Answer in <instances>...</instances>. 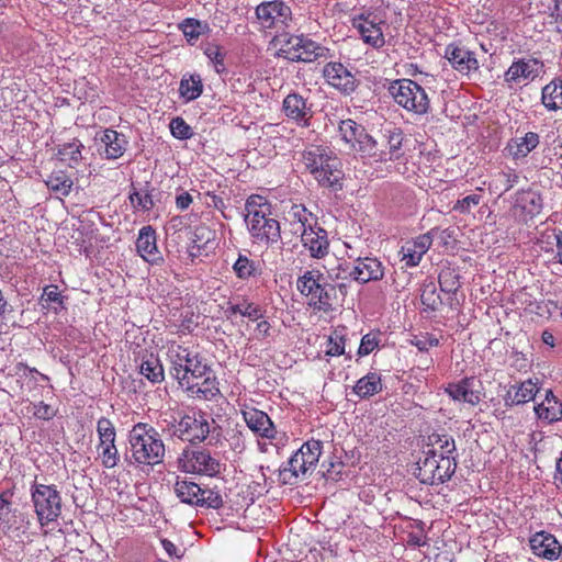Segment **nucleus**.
I'll return each mask as SVG.
<instances>
[{
    "instance_id": "24",
    "label": "nucleus",
    "mask_w": 562,
    "mask_h": 562,
    "mask_svg": "<svg viewBox=\"0 0 562 562\" xmlns=\"http://www.w3.org/2000/svg\"><path fill=\"white\" fill-rule=\"evenodd\" d=\"M136 250L149 263H157L162 258L156 245V232L151 226H144L136 239Z\"/></svg>"
},
{
    "instance_id": "33",
    "label": "nucleus",
    "mask_w": 562,
    "mask_h": 562,
    "mask_svg": "<svg viewBox=\"0 0 562 562\" xmlns=\"http://www.w3.org/2000/svg\"><path fill=\"white\" fill-rule=\"evenodd\" d=\"M173 491L177 497L184 504L196 506L199 503L201 486L193 481L177 477Z\"/></svg>"
},
{
    "instance_id": "10",
    "label": "nucleus",
    "mask_w": 562,
    "mask_h": 562,
    "mask_svg": "<svg viewBox=\"0 0 562 562\" xmlns=\"http://www.w3.org/2000/svg\"><path fill=\"white\" fill-rule=\"evenodd\" d=\"M97 432L99 437L98 451L102 465L106 469H112L120 461L119 450L115 446V427L109 418L101 417L97 423Z\"/></svg>"
},
{
    "instance_id": "45",
    "label": "nucleus",
    "mask_w": 562,
    "mask_h": 562,
    "mask_svg": "<svg viewBox=\"0 0 562 562\" xmlns=\"http://www.w3.org/2000/svg\"><path fill=\"white\" fill-rule=\"evenodd\" d=\"M223 497L216 488L201 487L200 498L196 506L218 509L223 507Z\"/></svg>"
},
{
    "instance_id": "57",
    "label": "nucleus",
    "mask_w": 562,
    "mask_h": 562,
    "mask_svg": "<svg viewBox=\"0 0 562 562\" xmlns=\"http://www.w3.org/2000/svg\"><path fill=\"white\" fill-rule=\"evenodd\" d=\"M412 344L420 351H427L430 347H436L439 345V339L436 338L431 334H423L419 336H415L412 340Z\"/></svg>"
},
{
    "instance_id": "4",
    "label": "nucleus",
    "mask_w": 562,
    "mask_h": 562,
    "mask_svg": "<svg viewBox=\"0 0 562 562\" xmlns=\"http://www.w3.org/2000/svg\"><path fill=\"white\" fill-rule=\"evenodd\" d=\"M296 288L304 296L310 297L308 305L315 310L328 311L336 299V286L325 282L319 270H307L296 281Z\"/></svg>"
},
{
    "instance_id": "19",
    "label": "nucleus",
    "mask_w": 562,
    "mask_h": 562,
    "mask_svg": "<svg viewBox=\"0 0 562 562\" xmlns=\"http://www.w3.org/2000/svg\"><path fill=\"white\" fill-rule=\"evenodd\" d=\"M435 233V231H430L427 234L418 236L414 240L406 241L402 246L400 254L402 255V260L405 261L407 267H416L419 265L423 256L432 244V235Z\"/></svg>"
},
{
    "instance_id": "29",
    "label": "nucleus",
    "mask_w": 562,
    "mask_h": 562,
    "mask_svg": "<svg viewBox=\"0 0 562 562\" xmlns=\"http://www.w3.org/2000/svg\"><path fill=\"white\" fill-rule=\"evenodd\" d=\"M472 384L473 380L465 378L458 383H450L446 387V392L454 401L476 405L480 403L481 397L480 393L472 389Z\"/></svg>"
},
{
    "instance_id": "38",
    "label": "nucleus",
    "mask_w": 562,
    "mask_h": 562,
    "mask_svg": "<svg viewBox=\"0 0 562 562\" xmlns=\"http://www.w3.org/2000/svg\"><path fill=\"white\" fill-rule=\"evenodd\" d=\"M83 145L79 139L64 143L58 146L57 156L60 161L65 162L70 168H76L82 160L81 149Z\"/></svg>"
},
{
    "instance_id": "50",
    "label": "nucleus",
    "mask_w": 562,
    "mask_h": 562,
    "mask_svg": "<svg viewBox=\"0 0 562 562\" xmlns=\"http://www.w3.org/2000/svg\"><path fill=\"white\" fill-rule=\"evenodd\" d=\"M204 54L213 63L215 71L217 74H222L226 70L224 64L225 53L223 52V48L220 45L214 43H207L204 47Z\"/></svg>"
},
{
    "instance_id": "35",
    "label": "nucleus",
    "mask_w": 562,
    "mask_h": 562,
    "mask_svg": "<svg viewBox=\"0 0 562 562\" xmlns=\"http://www.w3.org/2000/svg\"><path fill=\"white\" fill-rule=\"evenodd\" d=\"M541 102L550 111L562 108V77L553 79L543 87Z\"/></svg>"
},
{
    "instance_id": "40",
    "label": "nucleus",
    "mask_w": 562,
    "mask_h": 562,
    "mask_svg": "<svg viewBox=\"0 0 562 562\" xmlns=\"http://www.w3.org/2000/svg\"><path fill=\"white\" fill-rule=\"evenodd\" d=\"M429 445L432 449L437 450L440 458H456V442L454 439L447 434H431L428 436Z\"/></svg>"
},
{
    "instance_id": "55",
    "label": "nucleus",
    "mask_w": 562,
    "mask_h": 562,
    "mask_svg": "<svg viewBox=\"0 0 562 562\" xmlns=\"http://www.w3.org/2000/svg\"><path fill=\"white\" fill-rule=\"evenodd\" d=\"M236 276L240 279H247L255 273V263L246 256L239 255L233 267Z\"/></svg>"
},
{
    "instance_id": "46",
    "label": "nucleus",
    "mask_w": 562,
    "mask_h": 562,
    "mask_svg": "<svg viewBox=\"0 0 562 562\" xmlns=\"http://www.w3.org/2000/svg\"><path fill=\"white\" fill-rule=\"evenodd\" d=\"M128 199L134 209H139L145 212L153 210L155 206L153 195L150 194L148 189H146L144 191H137L133 187L130 192Z\"/></svg>"
},
{
    "instance_id": "63",
    "label": "nucleus",
    "mask_w": 562,
    "mask_h": 562,
    "mask_svg": "<svg viewBox=\"0 0 562 562\" xmlns=\"http://www.w3.org/2000/svg\"><path fill=\"white\" fill-rule=\"evenodd\" d=\"M268 204L270 203L263 196L254 194L247 199L245 210L247 213H250L263 209V206Z\"/></svg>"
},
{
    "instance_id": "49",
    "label": "nucleus",
    "mask_w": 562,
    "mask_h": 562,
    "mask_svg": "<svg viewBox=\"0 0 562 562\" xmlns=\"http://www.w3.org/2000/svg\"><path fill=\"white\" fill-rule=\"evenodd\" d=\"M305 40L306 37L304 35L288 37L279 50V56L294 61L293 55H297L301 50V45H304Z\"/></svg>"
},
{
    "instance_id": "23",
    "label": "nucleus",
    "mask_w": 562,
    "mask_h": 562,
    "mask_svg": "<svg viewBox=\"0 0 562 562\" xmlns=\"http://www.w3.org/2000/svg\"><path fill=\"white\" fill-rule=\"evenodd\" d=\"M542 206L543 201L539 192L530 189L517 192L514 209L520 211L519 216L522 221L527 222L540 214Z\"/></svg>"
},
{
    "instance_id": "61",
    "label": "nucleus",
    "mask_w": 562,
    "mask_h": 562,
    "mask_svg": "<svg viewBox=\"0 0 562 562\" xmlns=\"http://www.w3.org/2000/svg\"><path fill=\"white\" fill-rule=\"evenodd\" d=\"M33 414L38 419L49 420L55 416V411L50 405L45 404L44 402H40L38 404L34 405Z\"/></svg>"
},
{
    "instance_id": "60",
    "label": "nucleus",
    "mask_w": 562,
    "mask_h": 562,
    "mask_svg": "<svg viewBox=\"0 0 562 562\" xmlns=\"http://www.w3.org/2000/svg\"><path fill=\"white\" fill-rule=\"evenodd\" d=\"M270 207L271 205H265L263 209H260L258 211H252L250 213H247L245 216V221L249 225V229L252 228V224H259L263 220L269 217L270 214Z\"/></svg>"
},
{
    "instance_id": "3",
    "label": "nucleus",
    "mask_w": 562,
    "mask_h": 562,
    "mask_svg": "<svg viewBox=\"0 0 562 562\" xmlns=\"http://www.w3.org/2000/svg\"><path fill=\"white\" fill-rule=\"evenodd\" d=\"M175 435L191 445L206 441L210 446H216L222 440L223 431L215 419L199 411L183 415L175 426Z\"/></svg>"
},
{
    "instance_id": "9",
    "label": "nucleus",
    "mask_w": 562,
    "mask_h": 562,
    "mask_svg": "<svg viewBox=\"0 0 562 562\" xmlns=\"http://www.w3.org/2000/svg\"><path fill=\"white\" fill-rule=\"evenodd\" d=\"M339 134L352 149L371 157L376 153L375 137L370 135L366 128L353 120H342L338 126Z\"/></svg>"
},
{
    "instance_id": "37",
    "label": "nucleus",
    "mask_w": 562,
    "mask_h": 562,
    "mask_svg": "<svg viewBox=\"0 0 562 562\" xmlns=\"http://www.w3.org/2000/svg\"><path fill=\"white\" fill-rule=\"evenodd\" d=\"M211 367L205 362V359L199 353H193L188 349V362L184 367L183 376L186 380L193 381L194 379H202L207 373H211Z\"/></svg>"
},
{
    "instance_id": "51",
    "label": "nucleus",
    "mask_w": 562,
    "mask_h": 562,
    "mask_svg": "<svg viewBox=\"0 0 562 562\" xmlns=\"http://www.w3.org/2000/svg\"><path fill=\"white\" fill-rule=\"evenodd\" d=\"M303 451V459L308 468L315 467L318 462L321 451H322V442L319 440H308L302 445L299 449Z\"/></svg>"
},
{
    "instance_id": "16",
    "label": "nucleus",
    "mask_w": 562,
    "mask_h": 562,
    "mask_svg": "<svg viewBox=\"0 0 562 562\" xmlns=\"http://www.w3.org/2000/svg\"><path fill=\"white\" fill-rule=\"evenodd\" d=\"M543 63L537 58H521L514 61L505 72L506 82L533 80L543 72Z\"/></svg>"
},
{
    "instance_id": "56",
    "label": "nucleus",
    "mask_w": 562,
    "mask_h": 562,
    "mask_svg": "<svg viewBox=\"0 0 562 562\" xmlns=\"http://www.w3.org/2000/svg\"><path fill=\"white\" fill-rule=\"evenodd\" d=\"M481 202L482 195L479 193H473L458 200L453 205V210L461 214H469L472 207L477 206Z\"/></svg>"
},
{
    "instance_id": "54",
    "label": "nucleus",
    "mask_w": 562,
    "mask_h": 562,
    "mask_svg": "<svg viewBox=\"0 0 562 562\" xmlns=\"http://www.w3.org/2000/svg\"><path fill=\"white\" fill-rule=\"evenodd\" d=\"M182 32L184 36L187 37L188 42H191L193 40H196L203 31L207 27L206 24L201 23L199 20L195 19H187L182 23Z\"/></svg>"
},
{
    "instance_id": "12",
    "label": "nucleus",
    "mask_w": 562,
    "mask_h": 562,
    "mask_svg": "<svg viewBox=\"0 0 562 562\" xmlns=\"http://www.w3.org/2000/svg\"><path fill=\"white\" fill-rule=\"evenodd\" d=\"M323 76L328 85L346 95L351 94L359 85L356 76L341 63L326 64Z\"/></svg>"
},
{
    "instance_id": "8",
    "label": "nucleus",
    "mask_w": 562,
    "mask_h": 562,
    "mask_svg": "<svg viewBox=\"0 0 562 562\" xmlns=\"http://www.w3.org/2000/svg\"><path fill=\"white\" fill-rule=\"evenodd\" d=\"M178 464L187 473L215 476L221 472V463L217 458L203 447L183 449L178 458Z\"/></svg>"
},
{
    "instance_id": "64",
    "label": "nucleus",
    "mask_w": 562,
    "mask_h": 562,
    "mask_svg": "<svg viewBox=\"0 0 562 562\" xmlns=\"http://www.w3.org/2000/svg\"><path fill=\"white\" fill-rule=\"evenodd\" d=\"M547 2L550 16L562 21V0H547Z\"/></svg>"
},
{
    "instance_id": "13",
    "label": "nucleus",
    "mask_w": 562,
    "mask_h": 562,
    "mask_svg": "<svg viewBox=\"0 0 562 562\" xmlns=\"http://www.w3.org/2000/svg\"><path fill=\"white\" fill-rule=\"evenodd\" d=\"M381 24L382 21L372 12L361 13L352 20V25L359 31L364 43L375 48L382 47L385 43Z\"/></svg>"
},
{
    "instance_id": "47",
    "label": "nucleus",
    "mask_w": 562,
    "mask_h": 562,
    "mask_svg": "<svg viewBox=\"0 0 562 562\" xmlns=\"http://www.w3.org/2000/svg\"><path fill=\"white\" fill-rule=\"evenodd\" d=\"M420 301L423 305L430 311H437L442 304L441 296L437 292V288L434 282L424 284Z\"/></svg>"
},
{
    "instance_id": "21",
    "label": "nucleus",
    "mask_w": 562,
    "mask_h": 562,
    "mask_svg": "<svg viewBox=\"0 0 562 562\" xmlns=\"http://www.w3.org/2000/svg\"><path fill=\"white\" fill-rule=\"evenodd\" d=\"M349 276L359 283L379 281L384 277V268L376 258H358Z\"/></svg>"
},
{
    "instance_id": "17",
    "label": "nucleus",
    "mask_w": 562,
    "mask_h": 562,
    "mask_svg": "<svg viewBox=\"0 0 562 562\" xmlns=\"http://www.w3.org/2000/svg\"><path fill=\"white\" fill-rule=\"evenodd\" d=\"M282 110L288 119L303 126H308V121L312 117V105L307 104V100L297 92L289 93L284 98Z\"/></svg>"
},
{
    "instance_id": "59",
    "label": "nucleus",
    "mask_w": 562,
    "mask_h": 562,
    "mask_svg": "<svg viewBox=\"0 0 562 562\" xmlns=\"http://www.w3.org/2000/svg\"><path fill=\"white\" fill-rule=\"evenodd\" d=\"M378 345H379L378 337L372 334H367L361 339V342H360V346L358 349V355L367 356V355L371 353L378 347Z\"/></svg>"
},
{
    "instance_id": "5",
    "label": "nucleus",
    "mask_w": 562,
    "mask_h": 562,
    "mask_svg": "<svg viewBox=\"0 0 562 562\" xmlns=\"http://www.w3.org/2000/svg\"><path fill=\"white\" fill-rule=\"evenodd\" d=\"M456 469V458H440L436 449H429L418 460L415 475L423 484H441L450 480Z\"/></svg>"
},
{
    "instance_id": "1",
    "label": "nucleus",
    "mask_w": 562,
    "mask_h": 562,
    "mask_svg": "<svg viewBox=\"0 0 562 562\" xmlns=\"http://www.w3.org/2000/svg\"><path fill=\"white\" fill-rule=\"evenodd\" d=\"M302 161L317 183L333 191L342 189L344 173L336 155L325 146L310 145L302 153Z\"/></svg>"
},
{
    "instance_id": "11",
    "label": "nucleus",
    "mask_w": 562,
    "mask_h": 562,
    "mask_svg": "<svg viewBox=\"0 0 562 562\" xmlns=\"http://www.w3.org/2000/svg\"><path fill=\"white\" fill-rule=\"evenodd\" d=\"M256 16L263 29L282 27L292 18V11L281 0L262 2L256 8Z\"/></svg>"
},
{
    "instance_id": "32",
    "label": "nucleus",
    "mask_w": 562,
    "mask_h": 562,
    "mask_svg": "<svg viewBox=\"0 0 562 562\" xmlns=\"http://www.w3.org/2000/svg\"><path fill=\"white\" fill-rule=\"evenodd\" d=\"M285 220L292 225L294 234H300L303 228H308L317 222L303 204H292L286 212Z\"/></svg>"
},
{
    "instance_id": "31",
    "label": "nucleus",
    "mask_w": 562,
    "mask_h": 562,
    "mask_svg": "<svg viewBox=\"0 0 562 562\" xmlns=\"http://www.w3.org/2000/svg\"><path fill=\"white\" fill-rule=\"evenodd\" d=\"M540 143V137L535 132H528L524 137L510 139L506 149L514 159L525 158Z\"/></svg>"
},
{
    "instance_id": "30",
    "label": "nucleus",
    "mask_w": 562,
    "mask_h": 562,
    "mask_svg": "<svg viewBox=\"0 0 562 562\" xmlns=\"http://www.w3.org/2000/svg\"><path fill=\"white\" fill-rule=\"evenodd\" d=\"M303 451L297 450L288 461L286 467L280 470V481L284 485L297 483L300 473L305 474L310 469L303 459Z\"/></svg>"
},
{
    "instance_id": "36",
    "label": "nucleus",
    "mask_w": 562,
    "mask_h": 562,
    "mask_svg": "<svg viewBox=\"0 0 562 562\" xmlns=\"http://www.w3.org/2000/svg\"><path fill=\"white\" fill-rule=\"evenodd\" d=\"M381 391L382 381L380 374L376 372H369L367 375L359 379L353 386V392L360 398H369Z\"/></svg>"
},
{
    "instance_id": "48",
    "label": "nucleus",
    "mask_w": 562,
    "mask_h": 562,
    "mask_svg": "<svg viewBox=\"0 0 562 562\" xmlns=\"http://www.w3.org/2000/svg\"><path fill=\"white\" fill-rule=\"evenodd\" d=\"M440 290L445 293H456L460 288L459 274L450 268L442 269L438 276Z\"/></svg>"
},
{
    "instance_id": "34",
    "label": "nucleus",
    "mask_w": 562,
    "mask_h": 562,
    "mask_svg": "<svg viewBox=\"0 0 562 562\" xmlns=\"http://www.w3.org/2000/svg\"><path fill=\"white\" fill-rule=\"evenodd\" d=\"M538 418L549 423L559 420L562 416V405L553 396L551 391H547L543 402L535 406Z\"/></svg>"
},
{
    "instance_id": "52",
    "label": "nucleus",
    "mask_w": 562,
    "mask_h": 562,
    "mask_svg": "<svg viewBox=\"0 0 562 562\" xmlns=\"http://www.w3.org/2000/svg\"><path fill=\"white\" fill-rule=\"evenodd\" d=\"M127 140L125 136L121 133H116L112 137V144L105 148V158L106 159H117L126 150Z\"/></svg>"
},
{
    "instance_id": "14",
    "label": "nucleus",
    "mask_w": 562,
    "mask_h": 562,
    "mask_svg": "<svg viewBox=\"0 0 562 562\" xmlns=\"http://www.w3.org/2000/svg\"><path fill=\"white\" fill-rule=\"evenodd\" d=\"M303 246L308 250L310 256L315 259H323L329 252V240L327 231L315 222L308 228L300 233Z\"/></svg>"
},
{
    "instance_id": "53",
    "label": "nucleus",
    "mask_w": 562,
    "mask_h": 562,
    "mask_svg": "<svg viewBox=\"0 0 562 562\" xmlns=\"http://www.w3.org/2000/svg\"><path fill=\"white\" fill-rule=\"evenodd\" d=\"M169 127L171 134L178 139H189L193 135L191 126L180 116L173 117L170 121Z\"/></svg>"
},
{
    "instance_id": "58",
    "label": "nucleus",
    "mask_w": 562,
    "mask_h": 562,
    "mask_svg": "<svg viewBox=\"0 0 562 562\" xmlns=\"http://www.w3.org/2000/svg\"><path fill=\"white\" fill-rule=\"evenodd\" d=\"M345 353V339L335 331L334 336L328 339V349L326 355L328 356H340Z\"/></svg>"
},
{
    "instance_id": "44",
    "label": "nucleus",
    "mask_w": 562,
    "mask_h": 562,
    "mask_svg": "<svg viewBox=\"0 0 562 562\" xmlns=\"http://www.w3.org/2000/svg\"><path fill=\"white\" fill-rule=\"evenodd\" d=\"M47 188L63 196H67L72 188V180L64 171H56L48 176L45 181Z\"/></svg>"
},
{
    "instance_id": "2",
    "label": "nucleus",
    "mask_w": 562,
    "mask_h": 562,
    "mask_svg": "<svg viewBox=\"0 0 562 562\" xmlns=\"http://www.w3.org/2000/svg\"><path fill=\"white\" fill-rule=\"evenodd\" d=\"M131 464L157 465L164 461L165 445L159 432L150 425L138 423L128 434Z\"/></svg>"
},
{
    "instance_id": "39",
    "label": "nucleus",
    "mask_w": 562,
    "mask_h": 562,
    "mask_svg": "<svg viewBox=\"0 0 562 562\" xmlns=\"http://www.w3.org/2000/svg\"><path fill=\"white\" fill-rule=\"evenodd\" d=\"M329 49L306 37L304 45L297 55H293L294 61L312 63L319 58H327Z\"/></svg>"
},
{
    "instance_id": "26",
    "label": "nucleus",
    "mask_w": 562,
    "mask_h": 562,
    "mask_svg": "<svg viewBox=\"0 0 562 562\" xmlns=\"http://www.w3.org/2000/svg\"><path fill=\"white\" fill-rule=\"evenodd\" d=\"M203 381L201 383L188 381V384L184 385V389L191 396L204 400L212 401L220 395L218 382L216 376H210V373L203 376Z\"/></svg>"
},
{
    "instance_id": "20",
    "label": "nucleus",
    "mask_w": 562,
    "mask_h": 562,
    "mask_svg": "<svg viewBox=\"0 0 562 562\" xmlns=\"http://www.w3.org/2000/svg\"><path fill=\"white\" fill-rule=\"evenodd\" d=\"M529 543L533 554L550 561L557 560L562 552V546L557 538L546 531L535 533Z\"/></svg>"
},
{
    "instance_id": "6",
    "label": "nucleus",
    "mask_w": 562,
    "mask_h": 562,
    "mask_svg": "<svg viewBox=\"0 0 562 562\" xmlns=\"http://www.w3.org/2000/svg\"><path fill=\"white\" fill-rule=\"evenodd\" d=\"M389 91L395 102L408 111L425 114L429 110V99L426 91L411 79L394 81Z\"/></svg>"
},
{
    "instance_id": "18",
    "label": "nucleus",
    "mask_w": 562,
    "mask_h": 562,
    "mask_svg": "<svg viewBox=\"0 0 562 562\" xmlns=\"http://www.w3.org/2000/svg\"><path fill=\"white\" fill-rule=\"evenodd\" d=\"M241 414L248 428L257 436L267 439L276 438L274 425L265 412L255 407H247Z\"/></svg>"
},
{
    "instance_id": "43",
    "label": "nucleus",
    "mask_w": 562,
    "mask_h": 562,
    "mask_svg": "<svg viewBox=\"0 0 562 562\" xmlns=\"http://www.w3.org/2000/svg\"><path fill=\"white\" fill-rule=\"evenodd\" d=\"M139 372L151 383H161L165 379V371L160 360L154 355L144 360L139 367Z\"/></svg>"
},
{
    "instance_id": "62",
    "label": "nucleus",
    "mask_w": 562,
    "mask_h": 562,
    "mask_svg": "<svg viewBox=\"0 0 562 562\" xmlns=\"http://www.w3.org/2000/svg\"><path fill=\"white\" fill-rule=\"evenodd\" d=\"M229 445L231 448L238 453H241L246 449V442L241 430H233V434L231 435L229 438Z\"/></svg>"
},
{
    "instance_id": "41",
    "label": "nucleus",
    "mask_w": 562,
    "mask_h": 562,
    "mask_svg": "<svg viewBox=\"0 0 562 562\" xmlns=\"http://www.w3.org/2000/svg\"><path fill=\"white\" fill-rule=\"evenodd\" d=\"M179 92L187 101L198 99L203 92V83L200 75L194 74L189 77H183L180 81Z\"/></svg>"
},
{
    "instance_id": "28",
    "label": "nucleus",
    "mask_w": 562,
    "mask_h": 562,
    "mask_svg": "<svg viewBox=\"0 0 562 562\" xmlns=\"http://www.w3.org/2000/svg\"><path fill=\"white\" fill-rule=\"evenodd\" d=\"M538 391L537 384L531 380L512 385L504 396L505 405L514 406L527 403L535 398Z\"/></svg>"
},
{
    "instance_id": "42",
    "label": "nucleus",
    "mask_w": 562,
    "mask_h": 562,
    "mask_svg": "<svg viewBox=\"0 0 562 562\" xmlns=\"http://www.w3.org/2000/svg\"><path fill=\"white\" fill-rule=\"evenodd\" d=\"M226 314L227 317L240 314L250 321H258L263 317L265 310L258 304L244 300L240 303L231 304L226 310Z\"/></svg>"
},
{
    "instance_id": "7",
    "label": "nucleus",
    "mask_w": 562,
    "mask_h": 562,
    "mask_svg": "<svg viewBox=\"0 0 562 562\" xmlns=\"http://www.w3.org/2000/svg\"><path fill=\"white\" fill-rule=\"evenodd\" d=\"M31 495L42 526L48 525L58 518L61 513V496L55 485L34 483Z\"/></svg>"
},
{
    "instance_id": "22",
    "label": "nucleus",
    "mask_w": 562,
    "mask_h": 562,
    "mask_svg": "<svg viewBox=\"0 0 562 562\" xmlns=\"http://www.w3.org/2000/svg\"><path fill=\"white\" fill-rule=\"evenodd\" d=\"M445 57L451 66L462 75H469L471 70L479 69V63L474 53L454 44L447 46Z\"/></svg>"
},
{
    "instance_id": "27",
    "label": "nucleus",
    "mask_w": 562,
    "mask_h": 562,
    "mask_svg": "<svg viewBox=\"0 0 562 562\" xmlns=\"http://www.w3.org/2000/svg\"><path fill=\"white\" fill-rule=\"evenodd\" d=\"M168 357L171 364L169 374L183 387L188 384V380L182 375V373H184L186 363L188 362V348L180 345H172L168 348Z\"/></svg>"
},
{
    "instance_id": "25",
    "label": "nucleus",
    "mask_w": 562,
    "mask_h": 562,
    "mask_svg": "<svg viewBox=\"0 0 562 562\" xmlns=\"http://www.w3.org/2000/svg\"><path fill=\"white\" fill-rule=\"evenodd\" d=\"M249 232L257 241L268 246H273L281 239L280 223L272 217H268L259 224H252Z\"/></svg>"
},
{
    "instance_id": "15",
    "label": "nucleus",
    "mask_w": 562,
    "mask_h": 562,
    "mask_svg": "<svg viewBox=\"0 0 562 562\" xmlns=\"http://www.w3.org/2000/svg\"><path fill=\"white\" fill-rule=\"evenodd\" d=\"M403 132L400 128L385 131L380 139L375 138L376 153L371 155L378 161L395 160L402 156Z\"/></svg>"
}]
</instances>
